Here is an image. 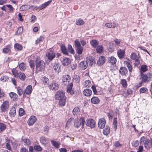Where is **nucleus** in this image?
<instances>
[{
	"instance_id": "obj_1",
	"label": "nucleus",
	"mask_w": 152,
	"mask_h": 152,
	"mask_svg": "<svg viewBox=\"0 0 152 152\" xmlns=\"http://www.w3.org/2000/svg\"><path fill=\"white\" fill-rule=\"evenodd\" d=\"M36 72H38L44 71L45 69V63L42 60H40V58L37 57L35 60Z\"/></svg>"
},
{
	"instance_id": "obj_2",
	"label": "nucleus",
	"mask_w": 152,
	"mask_h": 152,
	"mask_svg": "<svg viewBox=\"0 0 152 152\" xmlns=\"http://www.w3.org/2000/svg\"><path fill=\"white\" fill-rule=\"evenodd\" d=\"M74 44L76 48V53L78 55L82 54L83 50V48L81 46L80 42L78 39H76L75 40Z\"/></svg>"
},
{
	"instance_id": "obj_3",
	"label": "nucleus",
	"mask_w": 152,
	"mask_h": 152,
	"mask_svg": "<svg viewBox=\"0 0 152 152\" xmlns=\"http://www.w3.org/2000/svg\"><path fill=\"white\" fill-rule=\"evenodd\" d=\"M140 74L137 78V80L138 83L136 85V87L137 88L141 87L142 84V65L141 66L140 69Z\"/></svg>"
},
{
	"instance_id": "obj_4",
	"label": "nucleus",
	"mask_w": 152,
	"mask_h": 152,
	"mask_svg": "<svg viewBox=\"0 0 152 152\" xmlns=\"http://www.w3.org/2000/svg\"><path fill=\"white\" fill-rule=\"evenodd\" d=\"M10 106L9 102L6 100L3 102L0 107V110L2 112L4 113L7 112L9 109Z\"/></svg>"
},
{
	"instance_id": "obj_5",
	"label": "nucleus",
	"mask_w": 152,
	"mask_h": 152,
	"mask_svg": "<svg viewBox=\"0 0 152 152\" xmlns=\"http://www.w3.org/2000/svg\"><path fill=\"white\" fill-rule=\"evenodd\" d=\"M130 58L132 60H135L134 63L135 66H137L140 64V61L139 60V57L137 56L136 54L134 52H132Z\"/></svg>"
},
{
	"instance_id": "obj_6",
	"label": "nucleus",
	"mask_w": 152,
	"mask_h": 152,
	"mask_svg": "<svg viewBox=\"0 0 152 152\" xmlns=\"http://www.w3.org/2000/svg\"><path fill=\"white\" fill-rule=\"evenodd\" d=\"M46 56L48 60L50 61H52L56 57L55 53L51 50H49L46 53Z\"/></svg>"
},
{
	"instance_id": "obj_7",
	"label": "nucleus",
	"mask_w": 152,
	"mask_h": 152,
	"mask_svg": "<svg viewBox=\"0 0 152 152\" xmlns=\"http://www.w3.org/2000/svg\"><path fill=\"white\" fill-rule=\"evenodd\" d=\"M86 124L91 128H94L95 127L96 123L94 120L89 118L86 121Z\"/></svg>"
},
{
	"instance_id": "obj_8",
	"label": "nucleus",
	"mask_w": 152,
	"mask_h": 152,
	"mask_svg": "<svg viewBox=\"0 0 152 152\" xmlns=\"http://www.w3.org/2000/svg\"><path fill=\"white\" fill-rule=\"evenodd\" d=\"M37 120V118L35 116L31 115L27 121V124L29 126H32L34 124Z\"/></svg>"
},
{
	"instance_id": "obj_9",
	"label": "nucleus",
	"mask_w": 152,
	"mask_h": 152,
	"mask_svg": "<svg viewBox=\"0 0 152 152\" xmlns=\"http://www.w3.org/2000/svg\"><path fill=\"white\" fill-rule=\"evenodd\" d=\"M56 99H62L66 98L65 96V92L62 91H57L56 94Z\"/></svg>"
},
{
	"instance_id": "obj_10",
	"label": "nucleus",
	"mask_w": 152,
	"mask_h": 152,
	"mask_svg": "<svg viewBox=\"0 0 152 152\" xmlns=\"http://www.w3.org/2000/svg\"><path fill=\"white\" fill-rule=\"evenodd\" d=\"M62 82L64 85L67 84L71 80V77L69 75H65L62 77Z\"/></svg>"
},
{
	"instance_id": "obj_11",
	"label": "nucleus",
	"mask_w": 152,
	"mask_h": 152,
	"mask_svg": "<svg viewBox=\"0 0 152 152\" xmlns=\"http://www.w3.org/2000/svg\"><path fill=\"white\" fill-rule=\"evenodd\" d=\"M32 86L31 85H28L26 88L23 94V97L25 96V94L27 95H30L32 92Z\"/></svg>"
},
{
	"instance_id": "obj_12",
	"label": "nucleus",
	"mask_w": 152,
	"mask_h": 152,
	"mask_svg": "<svg viewBox=\"0 0 152 152\" xmlns=\"http://www.w3.org/2000/svg\"><path fill=\"white\" fill-rule=\"evenodd\" d=\"M86 61L87 63L88 64H89V65L91 66L93 64L95 63L94 58L91 56L86 57Z\"/></svg>"
},
{
	"instance_id": "obj_13",
	"label": "nucleus",
	"mask_w": 152,
	"mask_h": 152,
	"mask_svg": "<svg viewBox=\"0 0 152 152\" xmlns=\"http://www.w3.org/2000/svg\"><path fill=\"white\" fill-rule=\"evenodd\" d=\"M106 121L104 118H102L99 120L98 122V126L100 129H102L105 126Z\"/></svg>"
},
{
	"instance_id": "obj_14",
	"label": "nucleus",
	"mask_w": 152,
	"mask_h": 152,
	"mask_svg": "<svg viewBox=\"0 0 152 152\" xmlns=\"http://www.w3.org/2000/svg\"><path fill=\"white\" fill-rule=\"evenodd\" d=\"M125 50L124 49H119L117 51V54L118 57L120 59L123 58L125 56Z\"/></svg>"
},
{
	"instance_id": "obj_15",
	"label": "nucleus",
	"mask_w": 152,
	"mask_h": 152,
	"mask_svg": "<svg viewBox=\"0 0 152 152\" xmlns=\"http://www.w3.org/2000/svg\"><path fill=\"white\" fill-rule=\"evenodd\" d=\"M12 45H7L2 50L4 54H9L11 53Z\"/></svg>"
},
{
	"instance_id": "obj_16",
	"label": "nucleus",
	"mask_w": 152,
	"mask_h": 152,
	"mask_svg": "<svg viewBox=\"0 0 152 152\" xmlns=\"http://www.w3.org/2000/svg\"><path fill=\"white\" fill-rule=\"evenodd\" d=\"M119 72L122 76H126L128 74V70L125 67H121L119 70Z\"/></svg>"
},
{
	"instance_id": "obj_17",
	"label": "nucleus",
	"mask_w": 152,
	"mask_h": 152,
	"mask_svg": "<svg viewBox=\"0 0 152 152\" xmlns=\"http://www.w3.org/2000/svg\"><path fill=\"white\" fill-rule=\"evenodd\" d=\"M105 58L103 56H101L97 61V64L98 66H101L103 65L105 62Z\"/></svg>"
},
{
	"instance_id": "obj_18",
	"label": "nucleus",
	"mask_w": 152,
	"mask_h": 152,
	"mask_svg": "<svg viewBox=\"0 0 152 152\" xmlns=\"http://www.w3.org/2000/svg\"><path fill=\"white\" fill-rule=\"evenodd\" d=\"M73 86V83H69L68 85L66 88V91L70 94L72 95L75 93V91L74 90H72Z\"/></svg>"
},
{
	"instance_id": "obj_19",
	"label": "nucleus",
	"mask_w": 152,
	"mask_h": 152,
	"mask_svg": "<svg viewBox=\"0 0 152 152\" xmlns=\"http://www.w3.org/2000/svg\"><path fill=\"white\" fill-rule=\"evenodd\" d=\"M9 114L11 117H13L15 116L16 115V111L15 107L12 106L10 108Z\"/></svg>"
},
{
	"instance_id": "obj_20",
	"label": "nucleus",
	"mask_w": 152,
	"mask_h": 152,
	"mask_svg": "<svg viewBox=\"0 0 152 152\" xmlns=\"http://www.w3.org/2000/svg\"><path fill=\"white\" fill-rule=\"evenodd\" d=\"M10 96L13 101H16L18 99L17 94L14 92H11L9 94Z\"/></svg>"
},
{
	"instance_id": "obj_21",
	"label": "nucleus",
	"mask_w": 152,
	"mask_h": 152,
	"mask_svg": "<svg viewBox=\"0 0 152 152\" xmlns=\"http://www.w3.org/2000/svg\"><path fill=\"white\" fill-rule=\"evenodd\" d=\"M151 79V76L150 74H143V83H148L149 82Z\"/></svg>"
},
{
	"instance_id": "obj_22",
	"label": "nucleus",
	"mask_w": 152,
	"mask_h": 152,
	"mask_svg": "<svg viewBox=\"0 0 152 152\" xmlns=\"http://www.w3.org/2000/svg\"><path fill=\"white\" fill-rule=\"evenodd\" d=\"M48 87L50 89L55 91L58 89L59 86L57 83L55 82H53L51 83Z\"/></svg>"
},
{
	"instance_id": "obj_23",
	"label": "nucleus",
	"mask_w": 152,
	"mask_h": 152,
	"mask_svg": "<svg viewBox=\"0 0 152 152\" xmlns=\"http://www.w3.org/2000/svg\"><path fill=\"white\" fill-rule=\"evenodd\" d=\"M118 25V23L115 22H113L110 23H107L105 24V26L109 28H115Z\"/></svg>"
},
{
	"instance_id": "obj_24",
	"label": "nucleus",
	"mask_w": 152,
	"mask_h": 152,
	"mask_svg": "<svg viewBox=\"0 0 152 152\" xmlns=\"http://www.w3.org/2000/svg\"><path fill=\"white\" fill-rule=\"evenodd\" d=\"M108 62L112 65L116 64L117 62L116 59L114 56H111L108 58Z\"/></svg>"
},
{
	"instance_id": "obj_25",
	"label": "nucleus",
	"mask_w": 152,
	"mask_h": 152,
	"mask_svg": "<svg viewBox=\"0 0 152 152\" xmlns=\"http://www.w3.org/2000/svg\"><path fill=\"white\" fill-rule=\"evenodd\" d=\"M87 63L85 61H81L79 64V66L80 69L83 70L86 69L88 67Z\"/></svg>"
},
{
	"instance_id": "obj_26",
	"label": "nucleus",
	"mask_w": 152,
	"mask_h": 152,
	"mask_svg": "<svg viewBox=\"0 0 152 152\" xmlns=\"http://www.w3.org/2000/svg\"><path fill=\"white\" fill-rule=\"evenodd\" d=\"M71 61L70 59L66 57H65L62 61L63 65L64 66H67L70 64Z\"/></svg>"
},
{
	"instance_id": "obj_27",
	"label": "nucleus",
	"mask_w": 152,
	"mask_h": 152,
	"mask_svg": "<svg viewBox=\"0 0 152 152\" xmlns=\"http://www.w3.org/2000/svg\"><path fill=\"white\" fill-rule=\"evenodd\" d=\"M91 101L92 104H97L99 103L100 100L98 97L94 96L91 99Z\"/></svg>"
},
{
	"instance_id": "obj_28",
	"label": "nucleus",
	"mask_w": 152,
	"mask_h": 152,
	"mask_svg": "<svg viewBox=\"0 0 152 152\" xmlns=\"http://www.w3.org/2000/svg\"><path fill=\"white\" fill-rule=\"evenodd\" d=\"M83 95L87 97H90L92 94L91 90L89 89H86L83 91Z\"/></svg>"
},
{
	"instance_id": "obj_29",
	"label": "nucleus",
	"mask_w": 152,
	"mask_h": 152,
	"mask_svg": "<svg viewBox=\"0 0 152 152\" xmlns=\"http://www.w3.org/2000/svg\"><path fill=\"white\" fill-rule=\"evenodd\" d=\"M124 63V64L126 66L130 73H131L133 69L132 66L131 64L128 61H125Z\"/></svg>"
},
{
	"instance_id": "obj_30",
	"label": "nucleus",
	"mask_w": 152,
	"mask_h": 152,
	"mask_svg": "<svg viewBox=\"0 0 152 152\" xmlns=\"http://www.w3.org/2000/svg\"><path fill=\"white\" fill-rule=\"evenodd\" d=\"M143 142H144V147L147 150H148L150 148L149 142L150 140L148 139H144L143 140Z\"/></svg>"
},
{
	"instance_id": "obj_31",
	"label": "nucleus",
	"mask_w": 152,
	"mask_h": 152,
	"mask_svg": "<svg viewBox=\"0 0 152 152\" xmlns=\"http://www.w3.org/2000/svg\"><path fill=\"white\" fill-rule=\"evenodd\" d=\"M54 70L57 73H59L61 71V66L59 64L57 63L55 64L53 66Z\"/></svg>"
},
{
	"instance_id": "obj_32",
	"label": "nucleus",
	"mask_w": 152,
	"mask_h": 152,
	"mask_svg": "<svg viewBox=\"0 0 152 152\" xmlns=\"http://www.w3.org/2000/svg\"><path fill=\"white\" fill-rule=\"evenodd\" d=\"M52 0H50L48 1L47 2H45L44 4H42L39 7V9H43L46 7L47 6L51 3L52 2Z\"/></svg>"
},
{
	"instance_id": "obj_33",
	"label": "nucleus",
	"mask_w": 152,
	"mask_h": 152,
	"mask_svg": "<svg viewBox=\"0 0 152 152\" xmlns=\"http://www.w3.org/2000/svg\"><path fill=\"white\" fill-rule=\"evenodd\" d=\"M19 67L21 71H24L26 69V64L23 62H21L19 64Z\"/></svg>"
},
{
	"instance_id": "obj_34",
	"label": "nucleus",
	"mask_w": 152,
	"mask_h": 152,
	"mask_svg": "<svg viewBox=\"0 0 152 152\" xmlns=\"http://www.w3.org/2000/svg\"><path fill=\"white\" fill-rule=\"evenodd\" d=\"M61 49L62 53L64 54L67 55H68L69 53L68 50L64 45H62L61 46Z\"/></svg>"
},
{
	"instance_id": "obj_35",
	"label": "nucleus",
	"mask_w": 152,
	"mask_h": 152,
	"mask_svg": "<svg viewBox=\"0 0 152 152\" xmlns=\"http://www.w3.org/2000/svg\"><path fill=\"white\" fill-rule=\"evenodd\" d=\"M90 43L91 46L94 48H96L99 44L98 41L96 39H92L90 42Z\"/></svg>"
},
{
	"instance_id": "obj_36",
	"label": "nucleus",
	"mask_w": 152,
	"mask_h": 152,
	"mask_svg": "<svg viewBox=\"0 0 152 152\" xmlns=\"http://www.w3.org/2000/svg\"><path fill=\"white\" fill-rule=\"evenodd\" d=\"M120 83L123 88H127L128 84L127 81L125 79H121Z\"/></svg>"
},
{
	"instance_id": "obj_37",
	"label": "nucleus",
	"mask_w": 152,
	"mask_h": 152,
	"mask_svg": "<svg viewBox=\"0 0 152 152\" xmlns=\"http://www.w3.org/2000/svg\"><path fill=\"white\" fill-rule=\"evenodd\" d=\"M51 143L53 145L55 148H58L60 147V143L54 140H51Z\"/></svg>"
},
{
	"instance_id": "obj_38",
	"label": "nucleus",
	"mask_w": 152,
	"mask_h": 152,
	"mask_svg": "<svg viewBox=\"0 0 152 152\" xmlns=\"http://www.w3.org/2000/svg\"><path fill=\"white\" fill-rule=\"evenodd\" d=\"M12 75L16 78H18L19 76V72H18V70H17L15 68H13L12 70Z\"/></svg>"
},
{
	"instance_id": "obj_39",
	"label": "nucleus",
	"mask_w": 152,
	"mask_h": 152,
	"mask_svg": "<svg viewBox=\"0 0 152 152\" xmlns=\"http://www.w3.org/2000/svg\"><path fill=\"white\" fill-rule=\"evenodd\" d=\"M84 86L86 88H89L91 86V81L89 80H87L83 83Z\"/></svg>"
},
{
	"instance_id": "obj_40",
	"label": "nucleus",
	"mask_w": 152,
	"mask_h": 152,
	"mask_svg": "<svg viewBox=\"0 0 152 152\" xmlns=\"http://www.w3.org/2000/svg\"><path fill=\"white\" fill-rule=\"evenodd\" d=\"M59 101L58 105L59 106H63L65 105L66 102V97L62 99H58Z\"/></svg>"
},
{
	"instance_id": "obj_41",
	"label": "nucleus",
	"mask_w": 152,
	"mask_h": 152,
	"mask_svg": "<svg viewBox=\"0 0 152 152\" xmlns=\"http://www.w3.org/2000/svg\"><path fill=\"white\" fill-rule=\"evenodd\" d=\"M104 48L102 45L97 46L96 49V51L97 53H100L103 52Z\"/></svg>"
},
{
	"instance_id": "obj_42",
	"label": "nucleus",
	"mask_w": 152,
	"mask_h": 152,
	"mask_svg": "<svg viewBox=\"0 0 152 152\" xmlns=\"http://www.w3.org/2000/svg\"><path fill=\"white\" fill-rule=\"evenodd\" d=\"M18 77L21 80L24 81L25 80L26 76L23 73L20 72Z\"/></svg>"
},
{
	"instance_id": "obj_43",
	"label": "nucleus",
	"mask_w": 152,
	"mask_h": 152,
	"mask_svg": "<svg viewBox=\"0 0 152 152\" xmlns=\"http://www.w3.org/2000/svg\"><path fill=\"white\" fill-rule=\"evenodd\" d=\"M110 133V128L108 126H107L103 130V134L105 135H107Z\"/></svg>"
},
{
	"instance_id": "obj_44",
	"label": "nucleus",
	"mask_w": 152,
	"mask_h": 152,
	"mask_svg": "<svg viewBox=\"0 0 152 152\" xmlns=\"http://www.w3.org/2000/svg\"><path fill=\"white\" fill-rule=\"evenodd\" d=\"M14 47L18 50H21L23 48V46L18 43H15L14 45Z\"/></svg>"
},
{
	"instance_id": "obj_45",
	"label": "nucleus",
	"mask_w": 152,
	"mask_h": 152,
	"mask_svg": "<svg viewBox=\"0 0 152 152\" xmlns=\"http://www.w3.org/2000/svg\"><path fill=\"white\" fill-rule=\"evenodd\" d=\"M80 111V109L79 107L76 106L74 108L72 113L73 114L75 115H77L78 113H79Z\"/></svg>"
},
{
	"instance_id": "obj_46",
	"label": "nucleus",
	"mask_w": 152,
	"mask_h": 152,
	"mask_svg": "<svg viewBox=\"0 0 152 152\" xmlns=\"http://www.w3.org/2000/svg\"><path fill=\"white\" fill-rule=\"evenodd\" d=\"M84 23L83 20L81 18H79L76 20V24L79 26L83 25Z\"/></svg>"
},
{
	"instance_id": "obj_47",
	"label": "nucleus",
	"mask_w": 152,
	"mask_h": 152,
	"mask_svg": "<svg viewBox=\"0 0 152 152\" xmlns=\"http://www.w3.org/2000/svg\"><path fill=\"white\" fill-rule=\"evenodd\" d=\"M117 119V118H115L113 119V126L115 131H116L117 129V124L118 122Z\"/></svg>"
},
{
	"instance_id": "obj_48",
	"label": "nucleus",
	"mask_w": 152,
	"mask_h": 152,
	"mask_svg": "<svg viewBox=\"0 0 152 152\" xmlns=\"http://www.w3.org/2000/svg\"><path fill=\"white\" fill-rule=\"evenodd\" d=\"M17 93L19 96H21L23 94V90L20 87H18L16 88Z\"/></svg>"
},
{
	"instance_id": "obj_49",
	"label": "nucleus",
	"mask_w": 152,
	"mask_h": 152,
	"mask_svg": "<svg viewBox=\"0 0 152 152\" xmlns=\"http://www.w3.org/2000/svg\"><path fill=\"white\" fill-rule=\"evenodd\" d=\"M40 141L42 144L46 145L47 144V140L45 137H40Z\"/></svg>"
},
{
	"instance_id": "obj_50",
	"label": "nucleus",
	"mask_w": 152,
	"mask_h": 152,
	"mask_svg": "<svg viewBox=\"0 0 152 152\" xmlns=\"http://www.w3.org/2000/svg\"><path fill=\"white\" fill-rule=\"evenodd\" d=\"M34 150L37 151H40L42 150V148L39 145H35L34 147Z\"/></svg>"
},
{
	"instance_id": "obj_51",
	"label": "nucleus",
	"mask_w": 152,
	"mask_h": 152,
	"mask_svg": "<svg viewBox=\"0 0 152 152\" xmlns=\"http://www.w3.org/2000/svg\"><path fill=\"white\" fill-rule=\"evenodd\" d=\"M23 30V27L22 26L19 28L16 31L15 34L17 35L21 34L22 33Z\"/></svg>"
},
{
	"instance_id": "obj_52",
	"label": "nucleus",
	"mask_w": 152,
	"mask_h": 152,
	"mask_svg": "<svg viewBox=\"0 0 152 152\" xmlns=\"http://www.w3.org/2000/svg\"><path fill=\"white\" fill-rule=\"evenodd\" d=\"M79 122L80 123L79 124H80L81 126H82V127L83 128V127L85 124V118L83 117H81L79 120Z\"/></svg>"
},
{
	"instance_id": "obj_53",
	"label": "nucleus",
	"mask_w": 152,
	"mask_h": 152,
	"mask_svg": "<svg viewBox=\"0 0 152 152\" xmlns=\"http://www.w3.org/2000/svg\"><path fill=\"white\" fill-rule=\"evenodd\" d=\"M6 128V125L4 123H0V133L5 130Z\"/></svg>"
},
{
	"instance_id": "obj_54",
	"label": "nucleus",
	"mask_w": 152,
	"mask_h": 152,
	"mask_svg": "<svg viewBox=\"0 0 152 152\" xmlns=\"http://www.w3.org/2000/svg\"><path fill=\"white\" fill-rule=\"evenodd\" d=\"M30 66L31 69L34 70V61L32 60H31L29 62Z\"/></svg>"
},
{
	"instance_id": "obj_55",
	"label": "nucleus",
	"mask_w": 152,
	"mask_h": 152,
	"mask_svg": "<svg viewBox=\"0 0 152 152\" xmlns=\"http://www.w3.org/2000/svg\"><path fill=\"white\" fill-rule=\"evenodd\" d=\"M73 80L74 81H75L76 83H79L80 81V77L79 76L77 75H74Z\"/></svg>"
},
{
	"instance_id": "obj_56",
	"label": "nucleus",
	"mask_w": 152,
	"mask_h": 152,
	"mask_svg": "<svg viewBox=\"0 0 152 152\" xmlns=\"http://www.w3.org/2000/svg\"><path fill=\"white\" fill-rule=\"evenodd\" d=\"M68 51L70 53L72 54L74 53L75 52L74 50L73 49L71 45H68Z\"/></svg>"
},
{
	"instance_id": "obj_57",
	"label": "nucleus",
	"mask_w": 152,
	"mask_h": 152,
	"mask_svg": "<svg viewBox=\"0 0 152 152\" xmlns=\"http://www.w3.org/2000/svg\"><path fill=\"white\" fill-rule=\"evenodd\" d=\"M18 113L19 115L20 116H23L25 113L24 109L21 108H19V110Z\"/></svg>"
},
{
	"instance_id": "obj_58",
	"label": "nucleus",
	"mask_w": 152,
	"mask_h": 152,
	"mask_svg": "<svg viewBox=\"0 0 152 152\" xmlns=\"http://www.w3.org/2000/svg\"><path fill=\"white\" fill-rule=\"evenodd\" d=\"M44 39V38L43 37H40L39 38H38L36 41L35 44L36 45H38L39 44L42 42Z\"/></svg>"
},
{
	"instance_id": "obj_59",
	"label": "nucleus",
	"mask_w": 152,
	"mask_h": 152,
	"mask_svg": "<svg viewBox=\"0 0 152 152\" xmlns=\"http://www.w3.org/2000/svg\"><path fill=\"white\" fill-rule=\"evenodd\" d=\"M28 9V6L26 5H22L20 7V10L21 11H25L27 10Z\"/></svg>"
},
{
	"instance_id": "obj_60",
	"label": "nucleus",
	"mask_w": 152,
	"mask_h": 152,
	"mask_svg": "<svg viewBox=\"0 0 152 152\" xmlns=\"http://www.w3.org/2000/svg\"><path fill=\"white\" fill-rule=\"evenodd\" d=\"M9 80V78L7 76H4L1 77V80L4 82H7Z\"/></svg>"
},
{
	"instance_id": "obj_61",
	"label": "nucleus",
	"mask_w": 152,
	"mask_h": 152,
	"mask_svg": "<svg viewBox=\"0 0 152 152\" xmlns=\"http://www.w3.org/2000/svg\"><path fill=\"white\" fill-rule=\"evenodd\" d=\"M143 54L145 55L147 58H149V57L151 56L149 52L145 49H143Z\"/></svg>"
},
{
	"instance_id": "obj_62",
	"label": "nucleus",
	"mask_w": 152,
	"mask_h": 152,
	"mask_svg": "<svg viewBox=\"0 0 152 152\" xmlns=\"http://www.w3.org/2000/svg\"><path fill=\"white\" fill-rule=\"evenodd\" d=\"M91 88L94 94H97L98 92L96 89V87L94 85H92L91 86Z\"/></svg>"
},
{
	"instance_id": "obj_63",
	"label": "nucleus",
	"mask_w": 152,
	"mask_h": 152,
	"mask_svg": "<svg viewBox=\"0 0 152 152\" xmlns=\"http://www.w3.org/2000/svg\"><path fill=\"white\" fill-rule=\"evenodd\" d=\"M10 142H12V141L9 140L8 142H7L6 144V148L10 151H11V148L9 143Z\"/></svg>"
},
{
	"instance_id": "obj_64",
	"label": "nucleus",
	"mask_w": 152,
	"mask_h": 152,
	"mask_svg": "<svg viewBox=\"0 0 152 152\" xmlns=\"http://www.w3.org/2000/svg\"><path fill=\"white\" fill-rule=\"evenodd\" d=\"M6 6L8 8L9 11L10 12H13L14 8L10 4H7Z\"/></svg>"
}]
</instances>
